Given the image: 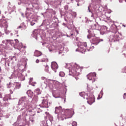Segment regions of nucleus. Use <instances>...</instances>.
<instances>
[{
  "mask_svg": "<svg viewBox=\"0 0 126 126\" xmlns=\"http://www.w3.org/2000/svg\"><path fill=\"white\" fill-rule=\"evenodd\" d=\"M62 107H56L55 108L56 114H58V118L59 120L63 121L64 119H70L74 115V110L73 109H66L65 111L61 112Z\"/></svg>",
  "mask_w": 126,
  "mask_h": 126,
  "instance_id": "f257e3e1",
  "label": "nucleus"
},
{
  "mask_svg": "<svg viewBox=\"0 0 126 126\" xmlns=\"http://www.w3.org/2000/svg\"><path fill=\"white\" fill-rule=\"evenodd\" d=\"M71 66L72 67L69 68V74L75 76V79L78 80L79 78L76 76H78L80 74V72L82 71V68L76 64H73Z\"/></svg>",
  "mask_w": 126,
  "mask_h": 126,
  "instance_id": "f03ea898",
  "label": "nucleus"
},
{
  "mask_svg": "<svg viewBox=\"0 0 126 126\" xmlns=\"http://www.w3.org/2000/svg\"><path fill=\"white\" fill-rule=\"evenodd\" d=\"M86 49L88 51H89L88 46H87V43L86 42H81L80 46L79 48L76 50V52H80L82 54H84L86 52Z\"/></svg>",
  "mask_w": 126,
  "mask_h": 126,
  "instance_id": "7ed1b4c3",
  "label": "nucleus"
},
{
  "mask_svg": "<svg viewBox=\"0 0 126 126\" xmlns=\"http://www.w3.org/2000/svg\"><path fill=\"white\" fill-rule=\"evenodd\" d=\"M25 97H22L19 101V104L22 108L21 111L24 110V109H26V110H29V109H30V107L28 106L27 103L25 102Z\"/></svg>",
  "mask_w": 126,
  "mask_h": 126,
  "instance_id": "20e7f679",
  "label": "nucleus"
},
{
  "mask_svg": "<svg viewBox=\"0 0 126 126\" xmlns=\"http://www.w3.org/2000/svg\"><path fill=\"white\" fill-rule=\"evenodd\" d=\"M0 27H2V28H4V29H6V28L8 27V26L7 25V21L4 19H0Z\"/></svg>",
  "mask_w": 126,
  "mask_h": 126,
  "instance_id": "39448f33",
  "label": "nucleus"
},
{
  "mask_svg": "<svg viewBox=\"0 0 126 126\" xmlns=\"http://www.w3.org/2000/svg\"><path fill=\"white\" fill-rule=\"evenodd\" d=\"M87 102L90 105H92V104H93V103L95 102V98L94 97V95L92 94H90L88 98Z\"/></svg>",
  "mask_w": 126,
  "mask_h": 126,
  "instance_id": "423d86ee",
  "label": "nucleus"
},
{
  "mask_svg": "<svg viewBox=\"0 0 126 126\" xmlns=\"http://www.w3.org/2000/svg\"><path fill=\"white\" fill-rule=\"evenodd\" d=\"M87 77L89 80H93V81H95V78H96V74L95 73H91L88 75Z\"/></svg>",
  "mask_w": 126,
  "mask_h": 126,
  "instance_id": "0eeeda50",
  "label": "nucleus"
},
{
  "mask_svg": "<svg viewBox=\"0 0 126 126\" xmlns=\"http://www.w3.org/2000/svg\"><path fill=\"white\" fill-rule=\"evenodd\" d=\"M59 66L58 65V64L56 62H52L51 63V68L53 70H56L57 68H58Z\"/></svg>",
  "mask_w": 126,
  "mask_h": 126,
  "instance_id": "6e6552de",
  "label": "nucleus"
},
{
  "mask_svg": "<svg viewBox=\"0 0 126 126\" xmlns=\"http://www.w3.org/2000/svg\"><path fill=\"white\" fill-rule=\"evenodd\" d=\"M108 30V28L106 26H103L100 30V33L102 34H105V32H107Z\"/></svg>",
  "mask_w": 126,
  "mask_h": 126,
  "instance_id": "1a4fd4ad",
  "label": "nucleus"
},
{
  "mask_svg": "<svg viewBox=\"0 0 126 126\" xmlns=\"http://www.w3.org/2000/svg\"><path fill=\"white\" fill-rule=\"evenodd\" d=\"M31 14H32V13L30 11V8H27V12L26 13V17L27 18H28L29 16H30Z\"/></svg>",
  "mask_w": 126,
  "mask_h": 126,
  "instance_id": "9d476101",
  "label": "nucleus"
},
{
  "mask_svg": "<svg viewBox=\"0 0 126 126\" xmlns=\"http://www.w3.org/2000/svg\"><path fill=\"white\" fill-rule=\"evenodd\" d=\"M100 41H103V39L98 40V39L95 38L93 44L94 45H97L100 43Z\"/></svg>",
  "mask_w": 126,
  "mask_h": 126,
  "instance_id": "9b49d317",
  "label": "nucleus"
},
{
  "mask_svg": "<svg viewBox=\"0 0 126 126\" xmlns=\"http://www.w3.org/2000/svg\"><path fill=\"white\" fill-rule=\"evenodd\" d=\"M34 56L35 57H40V56H42V52L36 50L34 52Z\"/></svg>",
  "mask_w": 126,
  "mask_h": 126,
  "instance_id": "f8f14e48",
  "label": "nucleus"
},
{
  "mask_svg": "<svg viewBox=\"0 0 126 126\" xmlns=\"http://www.w3.org/2000/svg\"><path fill=\"white\" fill-rule=\"evenodd\" d=\"M42 105L44 108H49V106H48V101L47 100H43Z\"/></svg>",
  "mask_w": 126,
  "mask_h": 126,
  "instance_id": "ddd939ff",
  "label": "nucleus"
},
{
  "mask_svg": "<svg viewBox=\"0 0 126 126\" xmlns=\"http://www.w3.org/2000/svg\"><path fill=\"white\" fill-rule=\"evenodd\" d=\"M11 40H3L2 41V43L3 44H5L6 46H7L8 44H10V43H11Z\"/></svg>",
  "mask_w": 126,
  "mask_h": 126,
  "instance_id": "4468645a",
  "label": "nucleus"
},
{
  "mask_svg": "<svg viewBox=\"0 0 126 126\" xmlns=\"http://www.w3.org/2000/svg\"><path fill=\"white\" fill-rule=\"evenodd\" d=\"M38 100H39L38 96H34L32 99V102H34V103H37V102H38Z\"/></svg>",
  "mask_w": 126,
  "mask_h": 126,
  "instance_id": "2eb2a0df",
  "label": "nucleus"
},
{
  "mask_svg": "<svg viewBox=\"0 0 126 126\" xmlns=\"http://www.w3.org/2000/svg\"><path fill=\"white\" fill-rule=\"evenodd\" d=\"M20 87H21V84H20V83H16V86H15V89H19V88H20Z\"/></svg>",
  "mask_w": 126,
  "mask_h": 126,
  "instance_id": "dca6fc26",
  "label": "nucleus"
},
{
  "mask_svg": "<svg viewBox=\"0 0 126 126\" xmlns=\"http://www.w3.org/2000/svg\"><path fill=\"white\" fill-rule=\"evenodd\" d=\"M9 97H10V96L9 95V94H7L6 95H5L4 98H3V100L4 101H8V98H9Z\"/></svg>",
  "mask_w": 126,
  "mask_h": 126,
  "instance_id": "f3484780",
  "label": "nucleus"
},
{
  "mask_svg": "<svg viewBox=\"0 0 126 126\" xmlns=\"http://www.w3.org/2000/svg\"><path fill=\"white\" fill-rule=\"evenodd\" d=\"M44 66L45 67V71L46 72H48V71H49V66L47 64H45L44 65Z\"/></svg>",
  "mask_w": 126,
  "mask_h": 126,
  "instance_id": "a211bd4d",
  "label": "nucleus"
},
{
  "mask_svg": "<svg viewBox=\"0 0 126 126\" xmlns=\"http://www.w3.org/2000/svg\"><path fill=\"white\" fill-rule=\"evenodd\" d=\"M64 72H60L59 73V75L60 76H61V77H63V76H64Z\"/></svg>",
  "mask_w": 126,
  "mask_h": 126,
  "instance_id": "6ab92c4d",
  "label": "nucleus"
},
{
  "mask_svg": "<svg viewBox=\"0 0 126 126\" xmlns=\"http://www.w3.org/2000/svg\"><path fill=\"white\" fill-rule=\"evenodd\" d=\"M72 126H77V123H76V122H75V121H73L72 123Z\"/></svg>",
  "mask_w": 126,
  "mask_h": 126,
  "instance_id": "aec40b11",
  "label": "nucleus"
},
{
  "mask_svg": "<svg viewBox=\"0 0 126 126\" xmlns=\"http://www.w3.org/2000/svg\"><path fill=\"white\" fill-rule=\"evenodd\" d=\"M80 96L81 97H84V95H85V93L84 92H82L79 94Z\"/></svg>",
  "mask_w": 126,
  "mask_h": 126,
  "instance_id": "412c9836",
  "label": "nucleus"
},
{
  "mask_svg": "<svg viewBox=\"0 0 126 126\" xmlns=\"http://www.w3.org/2000/svg\"><path fill=\"white\" fill-rule=\"evenodd\" d=\"M15 41L16 42V45L17 46L18 45V43H19V41L17 39H15Z\"/></svg>",
  "mask_w": 126,
  "mask_h": 126,
  "instance_id": "4be33fe9",
  "label": "nucleus"
},
{
  "mask_svg": "<svg viewBox=\"0 0 126 126\" xmlns=\"http://www.w3.org/2000/svg\"><path fill=\"white\" fill-rule=\"evenodd\" d=\"M64 8L66 10H67V9H68V6L67 5L65 6Z\"/></svg>",
  "mask_w": 126,
  "mask_h": 126,
  "instance_id": "5701e85b",
  "label": "nucleus"
},
{
  "mask_svg": "<svg viewBox=\"0 0 126 126\" xmlns=\"http://www.w3.org/2000/svg\"><path fill=\"white\" fill-rule=\"evenodd\" d=\"M49 120H50V122L53 121V117H50Z\"/></svg>",
  "mask_w": 126,
  "mask_h": 126,
  "instance_id": "b1692460",
  "label": "nucleus"
},
{
  "mask_svg": "<svg viewBox=\"0 0 126 126\" xmlns=\"http://www.w3.org/2000/svg\"><path fill=\"white\" fill-rule=\"evenodd\" d=\"M35 62H36V63H39V60L37 59Z\"/></svg>",
  "mask_w": 126,
  "mask_h": 126,
  "instance_id": "393cba45",
  "label": "nucleus"
},
{
  "mask_svg": "<svg viewBox=\"0 0 126 126\" xmlns=\"http://www.w3.org/2000/svg\"><path fill=\"white\" fill-rule=\"evenodd\" d=\"M88 10H89V12H90L91 10H90V6L88 7Z\"/></svg>",
  "mask_w": 126,
  "mask_h": 126,
  "instance_id": "a878e982",
  "label": "nucleus"
},
{
  "mask_svg": "<svg viewBox=\"0 0 126 126\" xmlns=\"http://www.w3.org/2000/svg\"><path fill=\"white\" fill-rule=\"evenodd\" d=\"M124 72L126 73V67L124 68Z\"/></svg>",
  "mask_w": 126,
  "mask_h": 126,
  "instance_id": "bb28decb",
  "label": "nucleus"
},
{
  "mask_svg": "<svg viewBox=\"0 0 126 126\" xmlns=\"http://www.w3.org/2000/svg\"><path fill=\"white\" fill-rule=\"evenodd\" d=\"M20 28H22V27L21 26H19V29H20Z\"/></svg>",
  "mask_w": 126,
  "mask_h": 126,
  "instance_id": "cd10ccee",
  "label": "nucleus"
},
{
  "mask_svg": "<svg viewBox=\"0 0 126 126\" xmlns=\"http://www.w3.org/2000/svg\"><path fill=\"white\" fill-rule=\"evenodd\" d=\"M30 92H31V91H28L27 93H30Z\"/></svg>",
  "mask_w": 126,
  "mask_h": 126,
  "instance_id": "c85d7f7f",
  "label": "nucleus"
},
{
  "mask_svg": "<svg viewBox=\"0 0 126 126\" xmlns=\"http://www.w3.org/2000/svg\"><path fill=\"white\" fill-rule=\"evenodd\" d=\"M32 23H33V22H31V25H34V24H35V23H34V24H32Z\"/></svg>",
  "mask_w": 126,
  "mask_h": 126,
  "instance_id": "c756f323",
  "label": "nucleus"
},
{
  "mask_svg": "<svg viewBox=\"0 0 126 126\" xmlns=\"http://www.w3.org/2000/svg\"><path fill=\"white\" fill-rule=\"evenodd\" d=\"M33 80V78H31L30 79V81H32Z\"/></svg>",
  "mask_w": 126,
  "mask_h": 126,
  "instance_id": "7c9ffc66",
  "label": "nucleus"
},
{
  "mask_svg": "<svg viewBox=\"0 0 126 126\" xmlns=\"http://www.w3.org/2000/svg\"><path fill=\"white\" fill-rule=\"evenodd\" d=\"M99 96H100V95H98V97H97V99H101V97H99Z\"/></svg>",
  "mask_w": 126,
  "mask_h": 126,
  "instance_id": "2f4dec72",
  "label": "nucleus"
},
{
  "mask_svg": "<svg viewBox=\"0 0 126 126\" xmlns=\"http://www.w3.org/2000/svg\"><path fill=\"white\" fill-rule=\"evenodd\" d=\"M7 65L8 66H9V63H7Z\"/></svg>",
  "mask_w": 126,
  "mask_h": 126,
  "instance_id": "473e14b6",
  "label": "nucleus"
},
{
  "mask_svg": "<svg viewBox=\"0 0 126 126\" xmlns=\"http://www.w3.org/2000/svg\"><path fill=\"white\" fill-rule=\"evenodd\" d=\"M94 27H96V24H94Z\"/></svg>",
  "mask_w": 126,
  "mask_h": 126,
  "instance_id": "72a5a7b5",
  "label": "nucleus"
},
{
  "mask_svg": "<svg viewBox=\"0 0 126 126\" xmlns=\"http://www.w3.org/2000/svg\"><path fill=\"white\" fill-rule=\"evenodd\" d=\"M123 26H124V27H126V25H123Z\"/></svg>",
  "mask_w": 126,
  "mask_h": 126,
  "instance_id": "f704fd0d",
  "label": "nucleus"
},
{
  "mask_svg": "<svg viewBox=\"0 0 126 126\" xmlns=\"http://www.w3.org/2000/svg\"><path fill=\"white\" fill-rule=\"evenodd\" d=\"M71 36H73V33H71Z\"/></svg>",
  "mask_w": 126,
  "mask_h": 126,
  "instance_id": "c9c22d12",
  "label": "nucleus"
},
{
  "mask_svg": "<svg viewBox=\"0 0 126 126\" xmlns=\"http://www.w3.org/2000/svg\"><path fill=\"white\" fill-rule=\"evenodd\" d=\"M1 36V32H0V37Z\"/></svg>",
  "mask_w": 126,
  "mask_h": 126,
  "instance_id": "e433bc0d",
  "label": "nucleus"
},
{
  "mask_svg": "<svg viewBox=\"0 0 126 126\" xmlns=\"http://www.w3.org/2000/svg\"><path fill=\"white\" fill-rule=\"evenodd\" d=\"M0 98H1V94H0Z\"/></svg>",
  "mask_w": 126,
  "mask_h": 126,
  "instance_id": "4c0bfd02",
  "label": "nucleus"
},
{
  "mask_svg": "<svg viewBox=\"0 0 126 126\" xmlns=\"http://www.w3.org/2000/svg\"><path fill=\"white\" fill-rule=\"evenodd\" d=\"M32 86H35V85L34 84H32Z\"/></svg>",
  "mask_w": 126,
  "mask_h": 126,
  "instance_id": "58836bf2",
  "label": "nucleus"
},
{
  "mask_svg": "<svg viewBox=\"0 0 126 126\" xmlns=\"http://www.w3.org/2000/svg\"><path fill=\"white\" fill-rule=\"evenodd\" d=\"M124 95H125V96H126V94L125 93V94H124Z\"/></svg>",
  "mask_w": 126,
  "mask_h": 126,
  "instance_id": "ea45409f",
  "label": "nucleus"
},
{
  "mask_svg": "<svg viewBox=\"0 0 126 126\" xmlns=\"http://www.w3.org/2000/svg\"><path fill=\"white\" fill-rule=\"evenodd\" d=\"M34 84H36V82L34 83Z\"/></svg>",
  "mask_w": 126,
  "mask_h": 126,
  "instance_id": "a19ab883",
  "label": "nucleus"
},
{
  "mask_svg": "<svg viewBox=\"0 0 126 126\" xmlns=\"http://www.w3.org/2000/svg\"><path fill=\"white\" fill-rule=\"evenodd\" d=\"M125 1L126 2V0H125Z\"/></svg>",
  "mask_w": 126,
  "mask_h": 126,
  "instance_id": "79ce46f5",
  "label": "nucleus"
}]
</instances>
